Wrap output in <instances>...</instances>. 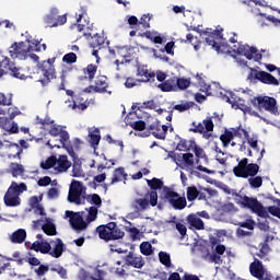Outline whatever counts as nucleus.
Here are the masks:
<instances>
[{
  "instance_id": "obj_1",
  "label": "nucleus",
  "mask_w": 280,
  "mask_h": 280,
  "mask_svg": "<svg viewBox=\"0 0 280 280\" xmlns=\"http://www.w3.org/2000/svg\"><path fill=\"white\" fill-rule=\"evenodd\" d=\"M202 34L206 37V43L214 51H218V54H231V46L228 43H222L221 40H224L222 37V32L220 31H211V28H207L202 32Z\"/></svg>"
},
{
  "instance_id": "obj_2",
  "label": "nucleus",
  "mask_w": 280,
  "mask_h": 280,
  "mask_svg": "<svg viewBox=\"0 0 280 280\" xmlns=\"http://www.w3.org/2000/svg\"><path fill=\"white\" fill-rule=\"evenodd\" d=\"M249 104L257 110H266L271 115H279V107L277 106V98L272 96H254L249 100Z\"/></svg>"
},
{
  "instance_id": "obj_3",
  "label": "nucleus",
  "mask_w": 280,
  "mask_h": 280,
  "mask_svg": "<svg viewBox=\"0 0 280 280\" xmlns=\"http://www.w3.org/2000/svg\"><path fill=\"white\" fill-rule=\"evenodd\" d=\"M96 233H98L100 240H104V242H113L115 240L124 238V231L117 226V223L109 222L105 225H98L96 228Z\"/></svg>"
},
{
  "instance_id": "obj_4",
  "label": "nucleus",
  "mask_w": 280,
  "mask_h": 280,
  "mask_svg": "<svg viewBox=\"0 0 280 280\" xmlns=\"http://www.w3.org/2000/svg\"><path fill=\"white\" fill-rule=\"evenodd\" d=\"M233 174L236 178H248L249 176H257L259 174V165L257 163H249L248 159L244 158L238 161V164L234 166Z\"/></svg>"
},
{
  "instance_id": "obj_5",
  "label": "nucleus",
  "mask_w": 280,
  "mask_h": 280,
  "mask_svg": "<svg viewBox=\"0 0 280 280\" xmlns=\"http://www.w3.org/2000/svg\"><path fill=\"white\" fill-rule=\"evenodd\" d=\"M54 62H56V57L37 63V69L40 70L43 75V79L39 80L43 86H47L49 82L56 80V66H54Z\"/></svg>"
},
{
  "instance_id": "obj_6",
  "label": "nucleus",
  "mask_w": 280,
  "mask_h": 280,
  "mask_svg": "<svg viewBox=\"0 0 280 280\" xmlns=\"http://www.w3.org/2000/svg\"><path fill=\"white\" fill-rule=\"evenodd\" d=\"M191 127L189 128V132H194L195 135H202L203 139H211V132H213V118L206 117L202 122H191Z\"/></svg>"
},
{
  "instance_id": "obj_7",
  "label": "nucleus",
  "mask_w": 280,
  "mask_h": 280,
  "mask_svg": "<svg viewBox=\"0 0 280 280\" xmlns=\"http://www.w3.org/2000/svg\"><path fill=\"white\" fill-rule=\"evenodd\" d=\"M125 265H122L121 268H116V275H119L120 277H124L126 275V266H131V268H137L140 270V268H143L145 266V261L143 260L142 256H138L133 252H129L126 256H124Z\"/></svg>"
},
{
  "instance_id": "obj_8",
  "label": "nucleus",
  "mask_w": 280,
  "mask_h": 280,
  "mask_svg": "<svg viewBox=\"0 0 280 280\" xmlns=\"http://www.w3.org/2000/svg\"><path fill=\"white\" fill-rule=\"evenodd\" d=\"M241 207H243V209H249V211L256 213L258 218H268V210L264 208V205H261L257 198L244 196Z\"/></svg>"
},
{
  "instance_id": "obj_9",
  "label": "nucleus",
  "mask_w": 280,
  "mask_h": 280,
  "mask_svg": "<svg viewBox=\"0 0 280 280\" xmlns=\"http://www.w3.org/2000/svg\"><path fill=\"white\" fill-rule=\"evenodd\" d=\"M60 14V10L57 7H52L48 14L44 16V23L47 27H58L67 23V14Z\"/></svg>"
},
{
  "instance_id": "obj_10",
  "label": "nucleus",
  "mask_w": 280,
  "mask_h": 280,
  "mask_svg": "<svg viewBox=\"0 0 280 280\" xmlns=\"http://www.w3.org/2000/svg\"><path fill=\"white\" fill-rule=\"evenodd\" d=\"M10 71V75L18 78V80H25V74L21 73V69L16 68L14 62L10 61V58L4 57L0 61V78H3Z\"/></svg>"
},
{
  "instance_id": "obj_11",
  "label": "nucleus",
  "mask_w": 280,
  "mask_h": 280,
  "mask_svg": "<svg viewBox=\"0 0 280 280\" xmlns=\"http://www.w3.org/2000/svg\"><path fill=\"white\" fill-rule=\"evenodd\" d=\"M164 198L176 211H183L187 207V199L172 189L165 190Z\"/></svg>"
},
{
  "instance_id": "obj_12",
  "label": "nucleus",
  "mask_w": 280,
  "mask_h": 280,
  "mask_svg": "<svg viewBox=\"0 0 280 280\" xmlns=\"http://www.w3.org/2000/svg\"><path fill=\"white\" fill-rule=\"evenodd\" d=\"M67 218H69V222L73 231H77V233H81V231H86L89 229V223L84 221V218H82V214L80 212H73L71 210L66 211Z\"/></svg>"
},
{
  "instance_id": "obj_13",
  "label": "nucleus",
  "mask_w": 280,
  "mask_h": 280,
  "mask_svg": "<svg viewBox=\"0 0 280 280\" xmlns=\"http://www.w3.org/2000/svg\"><path fill=\"white\" fill-rule=\"evenodd\" d=\"M147 185L150 186L151 191L149 194L151 207H156L159 205V192L156 190L163 189V180L153 177L152 179H147Z\"/></svg>"
},
{
  "instance_id": "obj_14",
  "label": "nucleus",
  "mask_w": 280,
  "mask_h": 280,
  "mask_svg": "<svg viewBox=\"0 0 280 280\" xmlns=\"http://www.w3.org/2000/svg\"><path fill=\"white\" fill-rule=\"evenodd\" d=\"M9 54L13 59L19 58V60H27V44L25 42L14 43L9 48Z\"/></svg>"
},
{
  "instance_id": "obj_15",
  "label": "nucleus",
  "mask_w": 280,
  "mask_h": 280,
  "mask_svg": "<svg viewBox=\"0 0 280 280\" xmlns=\"http://www.w3.org/2000/svg\"><path fill=\"white\" fill-rule=\"evenodd\" d=\"M233 51L238 56H245L247 60H253L256 54V60H261V54H257V48L250 47L248 45L233 46Z\"/></svg>"
},
{
  "instance_id": "obj_16",
  "label": "nucleus",
  "mask_w": 280,
  "mask_h": 280,
  "mask_svg": "<svg viewBox=\"0 0 280 280\" xmlns=\"http://www.w3.org/2000/svg\"><path fill=\"white\" fill-rule=\"evenodd\" d=\"M148 130L151 131V135L155 139H160L162 141H165V137H167V130H170V126L167 125H161V121L154 120L148 128Z\"/></svg>"
},
{
  "instance_id": "obj_17",
  "label": "nucleus",
  "mask_w": 280,
  "mask_h": 280,
  "mask_svg": "<svg viewBox=\"0 0 280 280\" xmlns=\"http://www.w3.org/2000/svg\"><path fill=\"white\" fill-rule=\"evenodd\" d=\"M82 183L73 180L70 186L68 200L69 202H74V205H82Z\"/></svg>"
},
{
  "instance_id": "obj_18",
  "label": "nucleus",
  "mask_w": 280,
  "mask_h": 280,
  "mask_svg": "<svg viewBox=\"0 0 280 280\" xmlns=\"http://www.w3.org/2000/svg\"><path fill=\"white\" fill-rule=\"evenodd\" d=\"M249 272L252 277H255V279L258 280H270L266 275V271L264 270V264L255 258V260L249 265Z\"/></svg>"
},
{
  "instance_id": "obj_19",
  "label": "nucleus",
  "mask_w": 280,
  "mask_h": 280,
  "mask_svg": "<svg viewBox=\"0 0 280 280\" xmlns=\"http://www.w3.org/2000/svg\"><path fill=\"white\" fill-rule=\"evenodd\" d=\"M254 78L255 80H258L262 84H272L273 86H279V80H277L275 75L266 71H255Z\"/></svg>"
},
{
  "instance_id": "obj_20",
  "label": "nucleus",
  "mask_w": 280,
  "mask_h": 280,
  "mask_svg": "<svg viewBox=\"0 0 280 280\" xmlns=\"http://www.w3.org/2000/svg\"><path fill=\"white\" fill-rule=\"evenodd\" d=\"M137 75L138 78H141L140 82H154V78H156V73L148 69V66H139L137 69Z\"/></svg>"
},
{
  "instance_id": "obj_21",
  "label": "nucleus",
  "mask_w": 280,
  "mask_h": 280,
  "mask_svg": "<svg viewBox=\"0 0 280 280\" xmlns=\"http://www.w3.org/2000/svg\"><path fill=\"white\" fill-rule=\"evenodd\" d=\"M174 161H183L185 167L194 170V153H178L171 156Z\"/></svg>"
},
{
  "instance_id": "obj_22",
  "label": "nucleus",
  "mask_w": 280,
  "mask_h": 280,
  "mask_svg": "<svg viewBox=\"0 0 280 280\" xmlns=\"http://www.w3.org/2000/svg\"><path fill=\"white\" fill-rule=\"evenodd\" d=\"M19 132V127L12 126L9 130L5 129V118L0 117V150L3 148V137L5 135H14Z\"/></svg>"
},
{
  "instance_id": "obj_23",
  "label": "nucleus",
  "mask_w": 280,
  "mask_h": 280,
  "mask_svg": "<svg viewBox=\"0 0 280 280\" xmlns=\"http://www.w3.org/2000/svg\"><path fill=\"white\" fill-rule=\"evenodd\" d=\"M91 103L88 98H84L82 94H77L73 96L72 108H79V110H86Z\"/></svg>"
},
{
  "instance_id": "obj_24",
  "label": "nucleus",
  "mask_w": 280,
  "mask_h": 280,
  "mask_svg": "<svg viewBox=\"0 0 280 280\" xmlns=\"http://www.w3.org/2000/svg\"><path fill=\"white\" fill-rule=\"evenodd\" d=\"M187 222L196 231H205V221L200 219L197 214H189L187 217Z\"/></svg>"
},
{
  "instance_id": "obj_25",
  "label": "nucleus",
  "mask_w": 280,
  "mask_h": 280,
  "mask_svg": "<svg viewBox=\"0 0 280 280\" xmlns=\"http://www.w3.org/2000/svg\"><path fill=\"white\" fill-rule=\"evenodd\" d=\"M158 89L163 93H170L172 91H176V77L170 78L165 80L163 83L158 85Z\"/></svg>"
},
{
  "instance_id": "obj_26",
  "label": "nucleus",
  "mask_w": 280,
  "mask_h": 280,
  "mask_svg": "<svg viewBox=\"0 0 280 280\" xmlns=\"http://www.w3.org/2000/svg\"><path fill=\"white\" fill-rule=\"evenodd\" d=\"M108 82L105 75L97 77L94 85V93H108Z\"/></svg>"
},
{
  "instance_id": "obj_27",
  "label": "nucleus",
  "mask_w": 280,
  "mask_h": 280,
  "mask_svg": "<svg viewBox=\"0 0 280 280\" xmlns=\"http://www.w3.org/2000/svg\"><path fill=\"white\" fill-rule=\"evenodd\" d=\"M3 200L7 207H19V205H21V198L18 195L10 192V190L5 192Z\"/></svg>"
},
{
  "instance_id": "obj_28",
  "label": "nucleus",
  "mask_w": 280,
  "mask_h": 280,
  "mask_svg": "<svg viewBox=\"0 0 280 280\" xmlns=\"http://www.w3.org/2000/svg\"><path fill=\"white\" fill-rule=\"evenodd\" d=\"M132 115V113H129L126 118V125L130 126V128H132L133 130H138L139 132L143 131V129L145 128V121L143 120H137V121H132L130 120V116Z\"/></svg>"
},
{
  "instance_id": "obj_29",
  "label": "nucleus",
  "mask_w": 280,
  "mask_h": 280,
  "mask_svg": "<svg viewBox=\"0 0 280 280\" xmlns=\"http://www.w3.org/2000/svg\"><path fill=\"white\" fill-rule=\"evenodd\" d=\"M62 253H65V243H62V240L57 238V243L52 249L49 252L50 257H55V259H58L62 257Z\"/></svg>"
},
{
  "instance_id": "obj_30",
  "label": "nucleus",
  "mask_w": 280,
  "mask_h": 280,
  "mask_svg": "<svg viewBox=\"0 0 280 280\" xmlns=\"http://www.w3.org/2000/svg\"><path fill=\"white\" fill-rule=\"evenodd\" d=\"M69 167H71V163L69 162L67 155H59V158L57 159V167H55V170L62 173L67 172Z\"/></svg>"
},
{
  "instance_id": "obj_31",
  "label": "nucleus",
  "mask_w": 280,
  "mask_h": 280,
  "mask_svg": "<svg viewBox=\"0 0 280 280\" xmlns=\"http://www.w3.org/2000/svg\"><path fill=\"white\" fill-rule=\"evenodd\" d=\"M8 191L9 194H13L19 197L21 194H23V191H27V185L25 183L18 185L16 182H12Z\"/></svg>"
},
{
  "instance_id": "obj_32",
  "label": "nucleus",
  "mask_w": 280,
  "mask_h": 280,
  "mask_svg": "<svg viewBox=\"0 0 280 280\" xmlns=\"http://www.w3.org/2000/svg\"><path fill=\"white\" fill-rule=\"evenodd\" d=\"M128 174H126V170L124 167H118L114 171V175L109 185H115V183H121V180H126Z\"/></svg>"
},
{
  "instance_id": "obj_33",
  "label": "nucleus",
  "mask_w": 280,
  "mask_h": 280,
  "mask_svg": "<svg viewBox=\"0 0 280 280\" xmlns=\"http://www.w3.org/2000/svg\"><path fill=\"white\" fill-rule=\"evenodd\" d=\"M26 237H27V232L23 229H19L18 231L13 232V234L11 235V242L13 244H23Z\"/></svg>"
},
{
  "instance_id": "obj_34",
  "label": "nucleus",
  "mask_w": 280,
  "mask_h": 280,
  "mask_svg": "<svg viewBox=\"0 0 280 280\" xmlns=\"http://www.w3.org/2000/svg\"><path fill=\"white\" fill-rule=\"evenodd\" d=\"M186 196H187L188 202H194V200H196V198H199V197L205 198V194L200 192L196 186H189L187 188Z\"/></svg>"
},
{
  "instance_id": "obj_35",
  "label": "nucleus",
  "mask_w": 280,
  "mask_h": 280,
  "mask_svg": "<svg viewBox=\"0 0 280 280\" xmlns=\"http://www.w3.org/2000/svg\"><path fill=\"white\" fill-rule=\"evenodd\" d=\"M83 73L90 82H93L95 75H97V66L93 63L88 65L86 68L83 69Z\"/></svg>"
},
{
  "instance_id": "obj_36",
  "label": "nucleus",
  "mask_w": 280,
  "mask_h": 280,
  "mask_svg": "<svg viewBox=\"0 0 280 280\" xmlns=\"http://www.w3.org/2000/svg\"><path fill=\"white\" fill-rule=\"evenodd\" d=\"M90 144L94 150L100 145V141H102V136L100 135V129H95L89 133Z\"/></svg>"
},
{
  "instance_id": "obj_37",
  "label": "nucleus",
  "mask_w": 280,
  "mask_h": 280,
  "mask_svg": "<svg viewBox=\"0 0 280 280\" xmlns=\"http://www.w3.org/2000/svg\"><path fill=\"white\" fill-rule=\"evenodd\" d=\"M179 89V91H186L191 86V80L186 78H176L175 77V88Z\"/></svg>"
},
{
  "instance_id": "obj_38",
  "label": "nucleus",
  "mask_w": 280,
  "mask_h": 280,
  "mask_svg": "<svg viewBox=\"0 0 280 280\" xmlns=\"http://www.w3.org/2000/svg\"><path fill=\"white\" fill-rule=\"evenodd\" d=\"M42 231H44V233L46 235L49 236H54L57 235V231H56V224H54L51 221H47L43 226H42Z\"/></svg>"
},
{
  "instance_id": "obj_39",
  "label": "nucleus",
  "mask_w": 280,
  "mask_h": 280,
  "mask_svg": "<svg viewBox=\"0 0 280 280\" xmlns=\"http://www.w3.org/2000/svg\"><path fill=\"white\" fill-rule=\"evenodd\" d=\"M160 264L165 266L166 268H172V257L166 252L159 253Z\"/></svg>"
},
{
  "instance_id": "obj_40",
  "label": "nucleus",
  "mask_w": 280,
  "mask_h": 280,
  "mask_svg": "<svg viewBox=\"0 0 280 280\" xmlns=\"http://www.w3.org/2000/svg\"><path fill=\"white\" fill-rule=\"evenodd\" d=\"M248 183H249L250 187H253V189H259V187H261V185H264V177L257 176V175L249 176Z\"/></svg>"
},
{
  "instance_id": "obj_41",
  "label": "nucleus",
  "mask_w": 280,
  "mask_h": 280,
  "mask_svg": "<svg viewBox=\"0 0 280 280\" xmlns=\"http://www.w3.org/2000/svg\"><path fill=\"white\" fill-rule=\"evenodd\" d=\"M10 171H11L12 176L14 178H16V176H21L23 174V172H25V168H23V165H21L19 163H11Z\"/></svg>"
},
{
  "instance_id": "obj_42",
  "label": "nucleus",
  "mask_w": 280,
  "mask_h": 280,
  "mask_svg": "<svg viewBox=\"0 0 280 280\" xmlns=\"http://www.w3.org/2000/svg\"><path fill=\"white\" fill-rule=\"evenodd\" d=\"M232 139H235L233 131L225 130L224 133L220 136V141L223 143L224 148H229Z\"/></svg>"
},
{
  "instance_id": "obj_43",
  "label": "nucleus",
  "mask_w": 280,
  "mask_h": 280,
  "mask_svg": "<svg viewBox=\"0 0 280 280\" xmlns=\"http://www.w3.org/2000/svg\"><path fill=\"white\" fill-rule=\"evenodd\" d=\"M104 43H106V39H104V36H101L100 34H95L92 37L91 47H93V49H96V47H98V49H102V45H104Z\"/></svg>"
},
{
  "instance_id": "obj_44",
  "label": "nucleus",
  "mask_w": 280,
  "mask_h": 280,
  "mask_svg": "<svg viewBox=\"0 0 280 280\" xmlns=\"http://www.w3.org/2000/svg\"><path fill=\"white\" fill-rule=\"evenodd\" d=\"M58 158L56 155H52L48 158L45 162L40 164V167L43 170H51V167H56Z\"/></svg>"
},
{
  "instance_id": "obj_45",
  "label": "nucleus",
  "mask_w": 280,
  "mask_h": 280,
  "mask_svg": "<svg viewBox=\"0 0 280 280\" xmlns=\"http://www.w3.org/2000/svg\"><path fill=\"white\" fill-rule=\"evenodd\" d=\"M88 224H91V222H95L97 220V207H90L89 212L85 219Z\"/></svg>"
},
{
  "instance_id": "obj_46",
  "label": "nucleus",
  "mask_w": 280,
  "mask_h": 280,
  "mask_svg": "<svg viewBox=\"0 0 280 280\" xmlns=\"http://www.w3.org/2000/svg\"><path fill=\"white\" fill-rule=\"evenodd\" d=\"M237 108L240 109V110H242L243 113H247V115H252L253 117H259V113H257V112H255L254 109H253V107H250V106H248V105H246V104H244V103H240L238 105H237Z\"/></svg>"
},
{
  "instance_id": "obj_47",
  "label": "nucleus",
  "mask_w": 280,
  "mask_h": 280,
  "mask_svg": "<svg viewBox=\"0 0 280 280\" xmlns=\"http://www.w3.org/2000/svg\"><path fill=\"white\" fill-rule=\"evenodd\" d=\"M140 253L145 257H150V255H152L153 253L152 244H150V242H142L140 244Z\"/></svg>"
},
{
  "instance_id": "obj_48",
  "label": "nucleus",
  "mask_w": 280,
  "mask_h": 280,
  "mask_svg": "<svg viewBox=\"0 0 280 280\" xmlns=\"http://www.w3.org/2000/svg\"><path fill=\"white\" fill-rule=\"evenodd\" d=\"M232 135L234 138L238 137V139H242L244 137L245 139H248V131H246V129L242 128V126L232 128Z\"/></svg>"
},
{
  "instance_id": "obj_49",
  "label": "nucleus",
  "mask_w": 280,
  "mask_h": 280,
  "mask_svg": "<svg viewBox=\"0 0 280 280\" xmlns=\"http://www.w3.org/2000/svg\"><path fill=\"white\" fill-rule=\"evenodd\" d=\"M194 106V102H183L173 106V110H178V113H185V110H189Z\"/></svg>"
},
{
  "instance_id": "obj_50",
  "label": "nucleus",
  "mask_w": 280,
  "mask_h": 280,
  "mask_svg": "<svg viewBox=\"0 0 280 280\" xmlns=\"http://www.w3.org/2000/svg\"><path fill=\"white\" fill-rule=\"evenodd\" d=\"M148 198H150L149 192L145 195V198L136 199V205L139 206V208L142 211H145V209H148V207H150V200Z\"/></svg>"
},
{
  "instance_id": "obj_51",
  "label": "nucleus",
  "mask_w": 280,
  "mask_h": 280,
  "mask_svg": "<svg viewBox=\"0 0 280 280\" xmlns=\"http://www.w3.org/2000/svg\"><path fill=\"white\" fill-rule=\"evenodd\" d=\"M62 62L66 65H74V62H78V55L75 52H68L62 57Z\"/></svg>"
},
{
  "instance_id": "obj_52",
  "label": "nucleus",
  "mask_w": 280,
  "mask_h": 280,
  "mask_svg": "<svg viewBox=\"0 0 280 280\" xmlns=\"http://www.w3.org/2000/svg\"><path fill=\"white\" fill-rule=\"evenodd\" d=\"M51 272H57L59 275L60 279H68V272L67 269L62 266L51 267Z\"/></svg>"
},
{
  "instance_id": "obj_53",
  "label": "nucleus",
  "mask_w": 280,
  "mask_h": 280,
  "mask_svg": "<svg viewBox=\"0 0 280 280\" xmlns=\"http://www.w3.org/2000/svg\"><path fill=\"white\" fill-rule=\"evenodd\" d=\"M0 106H12V94H3L0 92Z\"/></svg>"
},
{
  "instance_id": "obj_54",
  "label": "nucleus",
  "mask_w": 280,
  "mask_h": 280,
  "mask_svg": "<svg viewBox=\"0 0 280 280\" xmlns=\"http://www.w3.org/2000/svg\"><path fill=\"white\" fill-rule=\"evenodd\" d=\"M152 20V16L150 14H143L138 21V25H142L144 30H150V21Z\"/></svg>"
},
{
  "instance_id": "obj_55",
  "label": "nucleus",
  "mask_w": 280,
  "mask_h": 280,
  "mask_svg": "<svg viewBox=\"0 0 280 280\" xmlns=\"http://www.w3.org/2000/svg\"><path fill=\"white\" fill-rule=\"evenodd\" d=\"M84 173L82 171V165L74 163L72 165V176L73 178H80V176H83Z\"/></svg>"
},
{
  "instance_id": "obj_56",
  "label": "nucleus",
  "mask_w": 280,
  "mask_h": 280,
  "mask_svg": "<svg viewBox=\"0 0 280 280\" xmlns=\"http://www.w3.org/2000/svg\"><path fill=\"white\" fill-rule=\"evenodd\" d=\"M59 137H60L59 141H60L62 148H66V144L69 143V139H70L69 131L61 130V132L59 133Z\"/></svg>"
},
{
  "instance_id": "obj_57",
  "label": "nucleus",
  "mask_w": 280,
  "mask_h": 280,
  "mask_svg": "<svg viewBox=\"0 0 280 280\" xmlns=\"http://www.w3.org/2000/svg\"><path fill=\"white\" fill-rule=\"evenodd\" d=\"M241 229H248V231H255V222L252 219H247L245 222H240Z\"/></svg>"
},
{
  "instance_id": "obj_58",
  "label": "nucleus",
  "mask_w": 280,
  "mask_h": 280,
  "mask_svg": "<svg viewBox=\"0 0 280 280\" xmlns=\"http://www.w3.org/2000/svg\"><path fill=\"white\" fill-rule=\"evenodd\" d=\"M62 132V128L58 125H51L49 129V136L50 137H59L60 133Z\"/></svg>"
},
{
  "instance_id": "obj_59",
  "label": "nucleus",
  "mask_w": 280,
  "mask_h": 280,
  "mask_svg": "<svg viewBox=\"0 0 280 280\" xmlns=\"http://www.w3.org/2000/svg\"><path fill=\"white\" fill-rule=\"evenodd\" d=\"M27 54H32V51H40V43H31L26 45Z\"/></svg>"
},
{
  "instance_id": "obj_60",
  "label": "nucleus",
  "mask_w": 280,
  "mask_h": 280,
  "mask_svg": "<svg viewBox=\"0 0 280 280\" xmlns=\"http://www.w3.org/2000/svg\"><path fill=\"white\" fill-rule=\"evenodd\" d=\"M51 252V245L48 242H42V245L39 247V253L42 255H47Z\"/></svg>"
},
{
  "instance_id": "obj_61",
  "label": "nucleus",
  "mask_w": 280,
  "mask_h": 280,
  "mask_svg": "<svg viewBox=\"0 0 280 280\" xmlns=\"http://www.w3.org/2000/svg\"><path fill=\"white\" fill-rule=\"evenodd\" d=\"M128 232H129V235H130L132 242L139 240V235L141 234L139 229H137V228H129Z\"/></svg>"
},
{
  "instance_id": "obj_62",
  "label": "nucleus",
  "mask_w": 280,
  "mask_h": 280,
  "mask_svg": "<svg viewBox=\"0 0 280 280\" xmlns=\"http://www.w3.org/2000/svg\"><path fill=\"white\" fill-rule=\"evenodd\" d=\"M7 114L9 116V119H14V117L21 115V110L19 109V107H10L7 110Z\"/></svg>"
},
{
  "instance_id": "obj_63",
  "label": "nucleus",
  "mask_w": 280,
  "mask_h": 280,
  "mask_svg": "<svg viewBox=\"0 0 280 280\" xmlns=\"http://www.w3.org/2000/svg\"><path fill=\"white\" fill-rule=\"evenodd\" d=\"M91 203L95 205L96 209H100V207H102V197L97 194H93L91 196Z\"/></svg>"
},
{
  "instance_id": "obj_64",
  "label": "nucleus",
  "mask_w": 280,
  "mask_h": 280,
  "mask_svg": "<svg viewBox=\"0 0 280 280\" xmlns=\"http://www.w3.org/2000/svg\"><path fill=\"white\" fill-rule=\"evenodd\" d=\"M267 209H268L267 213H270L271 215H273L275 218H279V220H280V208L279 207L270 206Z\"/></svg>"
}]
</instances>
